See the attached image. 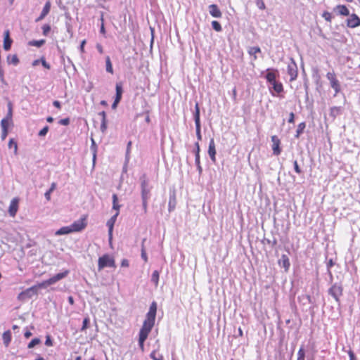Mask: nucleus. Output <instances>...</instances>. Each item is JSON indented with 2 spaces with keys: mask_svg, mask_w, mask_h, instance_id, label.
Segmentation results:
<instances>
[{
  "mask_svg": "<svg viewBox=\"0 0 360 360\" xmlns=\"http://www.w3.org/2000/svg\"><path fill=\"white\" fill-rule=\"evenodd\" d=\"M157 302L155 301H153L150 305L149 310L146 314V319L143 323V326L141 328L139 334L147 337L148 336L155 324L157 314Z\"/></svg>",
  "mask_w": 360,
  "mask_h": 360,
  "instance_id": "nucleus-1",
  "label": "nucleus"
},
{
  "mask_svg": "<svg viewBox=\"0 0 360 360\" xmlns=\"http://www.w3.org/2000/svg\"><path fill=\"white\" fill-rule=\"evenodd\" d=\"M69 270H65L63 272H60L53 276L50 278L44 281L41 283H38L37 284L33 285L35 287L36 291L38 292L39 289L46 288L48 286L57 283L58 281L65 278L69 274Z\"/></svg>",
  "mask_w": 360,
  "mask_h": 360,
  "instance_id": "nucleus-2",
  "label": "nucleus"
},
{
  "mask_svg": "<svg viewBox=\"0 0 360 360\" xmlns=\"http://www.w3.org/2000/svg\"><path fill=\"white\" fill-rule=\"evenodd\" d=\"M328 294L332 296L336 302H340V298L343 295V286L341 283H335L328 289Z\"/></svg>",
  "mask_w": 360,
  "mask_h": 360,
  "instance_id": "nucleus-3",
  "label": "nucleus"
},
{
  "mask_svg": "<svg viewBox=\"0 0 360 360\" xmlns=\"http://www.w3.org/2000/svg\"><path fill=\"white\" fill-rule=\"evenodd\" d=\"M326 78L330 82V87L335 91V96L340 93L341 91V84L335 72L334 71L328 72L326 74Z\"/></svg>",
  "mask_w": 360,
  "mask_h": 360,
  "instance_id": "nucleus-4",
  "label": "nucleus"
},
{
  "mask_svg": "<svg viewBox=\"0 0 360 360\" xmlns=\"http://www.w3.org/2000/svg\"><path fill=\"white\" fill-rule=\"evenodd\" d=\"M105 267H115V259L107 254L100 257L98 261V268L99 271Z\"/></svg>",
  "mask_w": 360,
  "mask_h": 360,
  "instance_id": "nucleus-5",
  "label": "nucleus"
},
{
  "mask_svg": "<svg viewBox=\"0 0 360 360\" xmlns=\"http://www.w3.org/2000/svg\"><path fill=\"white\" fill-rule=\"evenodd\" d=\"M141 189V200H148L150 198V188L149 187L148 181L145 175L140 178Z\"/></svg>",
  "mask_w": 360,
  "mask_h": 360,
  "instance_id": "nucleus-6",
  "label": "nucleus"
},
{
  "mask_svg": "<svg viewBox=\"0 0 360 360\" xmlns=\"http://www.w3.org/2000/svg\"><path fill=\"white\" fill-rule=\"evenodd\" d=\"M34 295H37V292L36 291L35 287L32 286L20 292L17 298L19 301L23 302L27 299L32 298Z\"/></svg>",
  "mask_w": 360,
  "mask_h": 360,
  "instance_id": "nucleus-7",
  "label": "nucleus"
},
{
  "mask_svg": "<svg viewBox=\"0 0 360 360\" xmlns=\"http://www.w3.org/2000/svg\"><path fill=\"white\" fill-rule=\"evenodd\" d=\"M287 72L290 75V81L292 82L295 80L298 75V69L297 64L295 62L292 60L288 64L287 67Z\"/></svg>",
  "mask_w": 360,
  "mask_h": 360,
  "instance_id": "nucleus-8",
  "label": "nucleus"
},
{
  "mask_svg": "<svg viewBox=\"0 0 360 360\" xmlns=\"http://www.w3.org/2000/svg\"><path fill=\"white\" fill-rule=\"evenodd\" d=\"M346 20V25L349 28H356L360 26V18L356 13L349 14Z\"/></svg>",
  "mask_w": 360,
  "mask_h": 360,
  "instance_id": "nucleus-9",
  "label": "nucleus"
},
{
  "mask_svg": "<svg viewBox=\"0 0 360 360\" xmlns=\"http://www.w3.org/2000/svg\"><path fill=\"white\" fill-rule=\"evenodd\" d=\"M200 144L198 141L195 143V148L193 150V153L195 155V163L197 167V170L200 175L202 172V168L200 165Z\"/></svg>",
  "mask_w": 360,
  "mask_h": 360,
  "instance_id": "nucleus-10",
  "label": "nucleus"
},
{
  "mask_svg": "<svg viewBox=\"0 0 360 360\" xmlns=\"http://www.w3.org/2000/svg\"><path fill=\"white\" fill-rule=\"evenodd\" d=\"M119 212H116V213L111 217V218L107 221L106 225L108 227V240L110 243L112 239V231L115 223L116 221L117 217L119 215Z\"/></svg>",
  "mask_w": 360,
  "mask_h": 360,
  "instance_id": "nucleus-11",
  "label": "nucleus"
},
{
  "mask_svg": "<svg viewBox=\"0 0 360 360\" xmlns=\"http://www.w3.org/2000/svg\"><path fill=\"white\" fill-rule=\"evenodd\" d=\"M85 221V218H82L77 221H74L70 225L72 232H79L82 231L86 226V223Z\"/></svg>",
  "mask_w": 360,
  "mask_h": 360,
  "instance_id": "nucleus-12",
  "label": "nucleus"
},
{
  "mask_svg": "<svg viewBox=\"0 0 360 360\" xmlns=\"http://www.w3.org/2000/svg\"><path fill=\"white\" fill-rule=\"evenodd\" d=\"M13 39L10 37V31L6 30L4 33V49L6 51H9L11 49Z\"/></svg>",
  "mask_w": 360,
  "mask_h": 360,
  "instance_id": "nucleus-13",
  "label": "nucleus"
},
{
  "mask_svg": "<svg viewBox=\"0 0 360 360\" xmlns=\"http://www.w3.org/2000/svg\"><path fill=\"white\" fill-rule=\"evenodd\" d=\"M272 141V150L273 153L276 155H278L281 153V149L280 148L281 141L278 137L276 135L271 136Z\"/></svg>",
  "mask_w": 360,
  "mask_h": 360,
  "instance_id": "nucleus-14",
  "label": "nucleus"
},
{
  "mask_svg": "<svg viewBox=\"0 0 360 360\" xmlns=\"http://www.w3.org/2000/svg\"><path fill=\"white\" fill-rule=\"evenodd\" d=\"M278 265L284 269L285 272H288L290 269V262L288 257L286 255H282L278 261Z\"/></svg>",
  "mask_w": 360,
  "mask_h": 360,
  "instance_id": "nucleus-15",
  "label": "nucleus"
},
{
  "mask_svg": "<svg viewBox=\"0 0 360 360\" xmlns=\"http://www.w3.org/2000/svg\"><path fill=\"white\" fill-rule=\"evenodd\" d=\"M176 205V198L175 191L169 192V202H168V211L169 212H173Z\"/></svg>",
  "mask_w": 360,
  "mask_h": 360,
  "instance_id": "nucleus-16",
  "label": "nucleus"
},
{
  "mask_svg": "<svg viewBox=\"0 0 360 360\" xmlns=\"http://www.w3.org/2000/svg\"><path fill=\"white\" fill-rule=\"evenodd\" d=\"M208 155L211 160L214 163L216 162V148L214 139H211L209 143Z\"/></svg>",
  "mask_w": 360,
  "mask_h": 360,
  "instance_id": "nucleus-17",
  "label": "nucleus"
},
{
  "mask_svg": "<svg viewBox=\"0 0 360 360\" xmlns=\"http://www.w3.org/2000/svg\"><path fill=\"white\" fill-rule=\"evenodd\" d=\"M208 11L210 14L216 18H219L222 15V13L221 12L219 6L217 4H211L208 6Z\"/></svg>",
  "mask_w": 360,
  "mask_h": 360,
  "instance_id": "nucleus-18",
  "label": "nucleus"
},
{
  "mask_svg": "<svg viewBox=\"0 0 360 360\" xmlns=\"http://www.w3.org/2000/svg\"><path fill=\"white\" fill-rule=\"evenodd\" d=\"M193 119L195 121V127L201 126L200 122V110L198 102L195 103V110L193 112Z\"/></svg>",
  "mask_w": 360,
  "mask_h": 360,
  "instance_id": "nucleus-19",
  "label": "nucleus"
},
{
  "mask_svg": "<svg viewBox=\"0 0 360 360\" xmlns=\"http://www.w3.org/2000/svg\"><path fill=\"white\" fill-rule=\"evenodd\" d=\"M18 209V200L17 198H14L11 200L9 207H8V213L11 217H14Z\"/></svg>",
  "mask_w": 360,
  "mask_h": 360,
  "instance_id": "nucleus-20",
  "label": "nucleus"
},
{
  "mask_svg": "<svg viewBox=\"0 0 360 360\" xmlns=\"http://www.w3.org/2000/svg\"><path fill=\"white\" fill-rule=\"evenodd\" d=\"M10 123L6 122L5 120H1V127L2 129L1 139L2 141H4L8 134V127Z\"/></svg>",
  "mask_w": 360,
  "mask_h": 360,
  "instance_id": "nucleus-21",
  "label": "nucleus"
},
{
  "mask_svg": "<svg viewBox=\"0 0 360 360\" xmlns=\"http://www.w3.org/2000/svg\"><path fill=\"white\" fill-rule=\"evenodd\" d=\"M98 115L101 117V131L103 134H105L108 128V121L106 119V113L105 111H101L98 113Z\"/></svg>",
  "mask_w": 360,
  "mask_h": 360,
  "instance_id": "nucleus-22",
  "label": "nucleus"
},
{
  "mask_svg": "<svg viewBox=\"0 0 360 360\" xmlns=\"http://www.w3.org/2000/svg\"><path fill=\"white\" fill-rule=\"evenodd\" d=\"M334 10L336 11L340 15L348 16L349 15V11L345 5H337Z\"/></svg>",
  "mask_w": 360,
  "mask_h": 360,
  "instance_id": "nucleus-23",
  "label": "nucleus"
},
{
  "mask_svg": "<svg viewBox=\"0 0 360 360\" xmlns=\"http://www.w3.org/2000/svg\"><path fill=\"white\" fill-rule=\"evenodd\" d=\"M123 86L122 82H117L115 85V99L119 100L121 101L123 94Z\"/></svg>",
  "mask_w": 360,
  "mask_h": 360,
  "instance_id": "nucleus-24",
  "label": "nucleus"
},
{
  "mask_svg": "<svg viewBox=\"0 0 360 360\" xmlns=\"http://www.w3.org/2000/svg\"><path fill=\"white\" fill-rule=\"evenodd\" d=\"M7 113L4 118L2 120H5L6 122L10 123L12 122V117H13V103L11 101H8L7 104Z\"/></svg>",
  "mask_w": 360,
  "mask_h": 360,
  "instance_id": "nucleus-25",
  "label": "nucleus"
},
{
  "mask_svg": "<svg viewBox=\"0 0 360 360\" xmlns=\"http://www.w3.org/2000/svg\"><path fill=\"white\" fill-rule=\"evenodd\" d=\"M276 72H277V70H267V73L265 77L268 83L270 84L272 82H275V81H276Z\"/></svg>",
  "mask_w": 360,
  "mask_h": 360,
  "instance_id": "nucleus-26",
  "label": "nucleus"
},
{
  "mask_svg": "<svg viewBox=\"0 0 360 360\" xmlns=\"http://www.w3.org/2000/svg\"><path fill=\"white\" fill-rule=\"evenodd\" d=\"M269 84L276 94H280L283 91V86L281 82L275 81V82L270 83Z\"/></svg>",
  "mask_w": 360,
  "mask_h": 360,
  "instance_id": "nucleus-27",
  "label": "nucleus"
},
{
  "mask_svg": "<svg viewBox=\"0 0 360 360\" xmlns=\"http://www.w3.org/2000/svg\"><path fill=\"white\" fill-rule=\"evenodd\" d=\"M11 338H12L11 332L9 330L5 331L3 333L2 339L4 341V344L6 347H8L9 345V344L11 342Z\"/></svg>",
  "mask_w": 360,
  "mask_h": 360,
  "instance_id": "nucleus-28",
  "label": "nucleus"
},
{
  "mask_svg": "<svg viewBox=\"0 0 360 360\" xmlns=\"http://www.w3.org/2000/svg\"><path fill=\"white\" fill-rule=\"evenodd\" d=\"M73 233L72 229H71V227L70 226H63L61 228H60L56 232V236H61V235H66V234H69V233Z\"/></svg>",
  "mask_w": 360,
  "mask_h": 360,
  "instance_id": "nucleus-29",
  "label": "nucleus"
},
{
  "mask_svg": "<svg viewBox=\"0 0 360 360\" xmlns=\"http://www.w3.org/2000/svg\"><path fill=\"white\" fill-rule=\"evenodd\" d=\"M305 127H306V123L304 122H302L298 124L297 129L296 130V134H295L296 138L300 137V134H302L304 132Z\"/></svg>",
  "mask_w": 360,
  "mask_h": 360,
  "instance_id": "nucleus-30",
  "label": "nucleus"
},
{
  "mask_svg": "<svg viewBox=\"0 0 360 360\" xmlns=\"http://www.w3.org/2000/svg\"><path fill=\"white\" fill-rule=\"evenodd\" d=\"M112 209L116 210L117 212H119L120 205L118 204V197L117 195L114 193L112 195Z\"/></svg>",
  "mask_w": 360,
  "mask_h": 360,
  "instance_id": "nucleus-31",
  "label": "nucleus"
},
{
  "mask_svg": "<svg viewBox=\"0 0 360 360\" xmlns=\"http://www.w3.org/2000/svg\"><path fill=\"white\" fill-rule=\"evenodd\" d=\"M105 68L106 71L109 73H113L112 65L110 60V58L109 56H106L105 58Z\"/></svg>",
  "mask_w": 360,
  "mask_h": 360,
  "instance_id": "nucleus-32",
  "label": "nucleus"
},
{
  "mask_svg": "<svg viewBox=\"0 0 360 360\" xmlns=\"http://www.w3.org/2000/svg\"><path fill=\"white\" fill-rule=\"evenodd\" d=\"M56 183L53 182L51 185L49 189L44 193V196L47 200H50L51 199V193L56 189Z\"/></svg>",
  "mask_w": 360,
  "mask_h": 360,
  "instance_id": "nucleus-33",
  "label": "nucleus"
},
{
  "mask_svg": "<svg viewBox=\"0 0 360 360\" xmlns=\"http://www.w3.org/2000/svg\"><path fill=\"white\" fill-rule=\"evenodd\" d=\"M46 41L45 39H40V40H32L29 41L28 44L30 46H37L38 48L42 46L45 44Z\"/></svg>",
  "mask_w": 360,
  "mask_h": 360,
  "instance_id": "nucleus-34",
  "label": "nucleus"
},
{
  "mask_svg": "<svg viewBox=\"0 0 360 360\" xmlns=\"http://www.w3.org/2000/svg\"><path fill=\"white\" fill-rule=\"evenodd\" d=\"M91 150L93 152V162L94 164L96 159L97 146L94 139H91Z\"/></svg>",
  "mask_w": 360,
  "mask_h": 360,
  "instance_id": "nucleus-35",
  "label": "nucleus"
},
{
  "mask_svg": "<svg viewBox=\"0 0 360 360\" xmlns=\"http://www.w3.org/2000/svg\"><path fill=\"white\" fill-rule=\"evenodd\" d=\"M160 273L158 270H155L151 275V281L157 286L159 282Z\"/></svg>",
  "mask_w": 360,
  "mask_h": 360,
  "instance_id": "nucleus-36",
  "label": "nucleus"
},
{
  "mask_svg": "<svg viewBox=\"0 0 360 360\" xmlns=\"http://www.w3.org/2000/svg\"><path fill=\"white\" fill-rule=\"evenodd\" d=\"M145 241H146V238L143 239L142 243H141V257L144 260L145 262H148V257H147V254L146 252L145 247H144Z\"/></svg>",
  "mask_w": 360,
  "mask_h": 360,
  "instance_id": "nucleus-37",
  "label": "nucleus"
},
{
  "mask_svg": "<svg viewBox=\"0 0 360 360\" xmlns=\"http://www.w3.org/2000/svg\"><path fill=\"white\" fill-rule=\"evenodd\" d=\"M41 343V340L39 338H34L32 339L27 345V347L29 349H32L36 345H39Z\"/></svg>",
  "mask_w": 360,
  "mask_h": 360,
  "instance_id": "nucleus-38",
  "label": "nucleus"
},
{
  "mask_svg": "<svg viewBox=\"0 0 360 360\" xmlns=\"http://www.w3.org/2000/svg\"><path fill=\"white\" fill-rule=\"evenodd\" d=\"M90 326V319L89 316H86L82 322V326L81 328V331L86 330Z\"/></svg>",
  "mask_w": 360,
  "mask_h": 360,
  "instance_id": "nucleus-39",
  "label": "nucleus"
},
{
  "mask_svg": "<svg viewBox=\"0 0 360 360\" xmlns=\"http://www.w3.org/2000/svg\"><path fill=\"white\" fill-rule=\"evenodd\" d=\"M297 360H305V351L303 347H301L297 352Z\"/></svg>",
  "mask_w": 360,
  "mask_h": 360,
  "instance_id": "nucleus-40",
  "label": "nucleus"
},
{
  "mask_svg": "<svg viewBox=\"0 0 360 360\" xmlns=\"http://www.w3.org/2000/svg\"><path fill=\"white\" fill-rule=\"evenodd\" d=\"M51 6V2L49 1H46L42 9L41 13L44 14L46 16L50 12Z\"/></svg>",
  "mask_w": 360,
  "mask_h": 360,
  "instance_id": "nucleus-41",
  "label": "nucleus"
},
{
  "mask_svg": "<svg viewBox=\"0 0 360 360\" xmlns=\"http://www.w3.org/2000/svg\"><path fill=\"white\" fill-rule=\"evenodd\" d=\"M148 338L147 336L139 334V345L141 349L144 348V342Z\"/></svg>",
  "mask_w": 360,
  "mask_h": 360,
  "instance_id": "nucleus-42",
  "label": "nucleus"
},
{
  "mask_svg": "<svg viewBox=\"0 0 360 360\" xmlns=\"http://www.w3.org/2000/svg\"><path fill=\"white\" fill-rule=\"evenodd\" d=\"M212 27L213 30H214L217 32H221L222 30L221 24L217 20H213L212 22Z\"/></svg>",
  "mask_w": 360,
  "mask_h": 360,
  "instance_id": "nucleus-43",
  "label": "nucleus"
},
{
  "mask_svg": "<svg viewBox=\"0 0 360 360\" xmlns=\"http://www.w3.org/2000/svg\"><path fill=\"white\" fill-rule=\"evenodd\" d=\"M150 357L153 360H163L162 355L157 354L156 351H153L150 354Z\"/></svg>",
  "mask_w": 360,
  "mask_h": 360,
  "instance_id": "nucleus-44",
  "label": "nucleus"
},
{
  "mask_svg": "<svg viewBox=\"0 0 360 360\" xmlns=\"http://www.w3.org/2000/svg\"><path fill=\"white\" fill-rule=\"evenodd\" d=\"M8 61L14 65H17L19 63V59L17 55H13L10 59V56L8 57Z\"/></svg>",
  "mask_w": 360,
  "mask_h": 360,
  "instance_id": "nucleus-45",
  "label": "nucleus"
},
{
  "mask_svg": "<svg viewBox=\"0 0 360 360\" xmlns=\"http://www.w3.org/2000/svg\"><path fill=\"white\" fill-rule=\"evenodd\" d=\"M322 17L325 19L326 21L328 22L332 21V14L328 11H323L322 13Z\"/></svg>",
  "mask_w": 360,
  "mask_h": 360,
  "instance_id": "nucleus-46",
  "label": "nucleus"
},
{
  "mask_svg": "<svg viewBox=\"0 0 360 360\" xmlns=\"http://www.w3.org/2000/svg\"><path fill=\"white\" fill-rule=\"evenodd\" d=\"M8 148H14V150H15V153L17 152V150H18V144H17V142L15 141V140L13 139H11L9 140V142H8Z\"/></svg>",
  "mask_w": 360,
  "mask_h": 360,
  "instance_id": "nucleus-47",
  "label": "nucleus"
},
{
  "mask_svg": "<svg viewBox=\"0 0 360 360\" xmlns=\"http://www.w3.org/2000/svg\"><path fill=\"white\" fill-rule=\"evenodd\" d=\"M49 130V126L46 125L45 127H44L39 131V134H38V136H45L48 131Z\"/></svg>",
  "mask_w": 360,
  "mask_h": 360,
  "instance_id": "nucleus-48",
  "label": "nucleus"
},
{
  "mask_svg": "<svg viewBox=\"0 0 360 360\" xmlns=\"http://www.w3.org/2000/svg\"><path fill=\"white\" fill-rule=\"evenodd\" d=\"M43 34L47 36L51 31V26L48 24H45L42 26Z\"/></svg>",
  "mask_w": 360,
  "mask_h": 360,
  "instance_id": "nucleus-49",
  "label": "nucleus"
},
{
  "mask_svg": "<svg viewBox=\"0 0 360 360\" xmlns=\"http://www.w3.org/2000/svg\"><path fill=\"white\" fill-rule=\"evenodd\" d=\"M45 345L48 347H51L53 345V341L50 335L46 336Z\"/></svg>",
  "mask_w": 360,
  "mask_h": 360,
  "instance_id": "nucleus-50",
  "label": "nucleus"
},
{
  "mask_svg": "<svg viewBox=\"0 0 360 360\" xmlns=\"http://www.w3.org/2000/svg\"><path fill=\"white\" fill-rule=\"evenodd\" d=\"M195 131H196V137L198 139V141L202 140V134H201V126L195 127Z\"/></svg>",
  "mask_w": 360,
  "mask_h": 360,
  "instance_id": "nucleus-51",
  "label": "nucleus"
},
{
  "mask_svg": "<svg viewBox=\"0 0 360 360\" xmlns=\"http://www.w3.org/2000/svg\"><path fill=\"white\" fill-rule=\"evenodd\" d=\"M131 146V141H129L127 143V146L126 156H125L127 161H129V153H130Z\"/></svg>",
  "mask_w": 360,
  "mask_h": 360,
  "instance_id": "nucleus-52",
  "label": "nucleus"
},
{
  "mask_svg": "<svg viewBox=\"0 0 360 360\" xmlns=\"http://www.w3.org/2000/svg\"><path fill=\"white\" fill-rule=\"evenodd\" d=\"M293 165H294V169H295V172L297 174H301V173H302V170H301V169H300V166H299L298 162H297V160H295V161L293 162Z\"/></svg>",
  "mask_w": 360,
  "mask_h": 360,
  "instance_id": "nucleus-53",
  "label": "nucleus"
},
{
  "mask_svg": "<svg viewBox=\"0 0 360 360\" xmlns=\"http://www.w3.org/2000/svg\"><path fill=\"white\" fill-rule=\"evenodd\" d=\"M261 53V50L259 47H252L249 51V54L255 55L256 53Z\"/></svg>",
  "mask_w": 360,
  "mask_h": 360,
  "instance_id": "nucleus-54",
  "label": "nucleus"
},
{
  "mask_svg": "<svg viewBox=\"0 0 360 360\" xmlns=\"http://www.w3.org/2000/svg\"><path fill=\"white\" fill-rule=\"evenodd\" d=\"M70 118L69 117H66V118H64V119H61L59 120L58 123L61 125H63V126H67L70 124Z\"/></svg>",
  "mask_w": 360,
  "mask_h": 360,
  "instance_id": "nucleus-55",
  "label": "nucleus"
},
{
  "mask_svg": "<svg viewBox=\"0 0 360 360\" xmlns=\"http://www.w3.org/2000/svg\"><path fill=\"white\" fill-rule=\"evenodd\" d=\"M256 4L259 9L264 10L265 8V4L263 0H257Z\"/></svg>",
  "mask_w": 360,
  "mask_h": 360,
  "instance_id": "nucleus-56",
  "label": "nucleus"
},
{
  "mask_svg": "<svg viewBox=\"0 0 360 360\" xmlns=\"http://www.w3.org/2000/svg\"><path fill=\"white\" fill-rule=\"evenodd\" d=\"M41 63L44 68L48 70L51 68L49 63H48L44 58H41Z\"/></svg>",
  "mask_w": 360,
  "mask_h": 360,
  "instance_id": "nucleus-57",
  "label": "nucleus"
},
{
  "mask_svg": "<svg viewBox=\"0 0 360 360\" xmlns=\"http://www.w3.org/2000/svg\"><path fill=\"white\" fill-rule=\"evenodd\" d=\"M142 206L144 213H146L148 210V200H142Z\"/></svg>",
  "mask_w": 360,
  "mask_h": 360,
  "instance_id": "nucleus-58",
  "label": "nucleus"
},
{
  "mask_svg": "<svg viewBox=\"0 0 360 360\" xmlns=\"http://www.w3.org/2000/svg\"><path fill=\"white\" fill-rule=\"evenodd\" d=\"M288 122L289 123H292V124H293L295 122V114H294V112H290L289 114V118H288Z\"/></svg>",
  "mask_w": 360,
  "mask_h": 360,
  "instance_id": "nucleus-59",
  "label": "nucleus"
},
{
  "mask_svg": "<svg viewBox=\"0 0 360 360\" xmlns=\"http://www.w3.org/2000/svg\"><path fill=\"white\" fill-rule=\"evenodd\" d=\"M86 43V39H84L81 41L80 43V45H79V50L82 53H84V46Z\"/></svg>",
  "mask_w": 360,
  "mask_h": 360,
  "instance_id": "nucleus-60",
  "label": "nucleus"
},
{
  "mask_svg": "<svg viewBox=\"0 0 360 360\" xmlns=\"http://www.w3.org/2000/svg\"><path fill=\"white\" fill-rule=\"evenodd\" d=\"M129 265V260L127 259H123L121 262V266L122 267H128Z\"/></svg>",
  "mask_w": 360,
  "mask_h": 360,
  "instance_id": "nucleus-61",
  "label": "nucleus"
},
{
  "mask_svg": "<svg viewBox=\"0 0 360 360\" xmlns=\"http://www.w3.org/2000/svg\"><path fill=\"white\" fill-rule=\"evenodd\" d=\"M120 101L114 99V101L111 105L112 109L115 110L117 108L118 104L120 103Z\"/></svg>",
  "mask_w": 360,
  "mask_h": 360,
  "instance_id": "nucleus-62",
  "label": "nucleus"
},
{
  "mask_svg": "<svg viewBox=\"0 0 360 360\" xmlns=\"http://www.w3.org/2000/svg\"><path fill=\"white\" fill-rule=\"evenodd\" d=\"M96 49L97 51L101 53V54H103V48L102 46V45L101 44H97L96 46Z\"/></svg>",
  "mask_w": 360,
  "mask_h": 360,
  "instance_id": "nucleus-63",
  "label": "nucleus"
},
{
  "mask_svg": "<svg viewBox=\"0 0 360 360\" xmlns=\"http://www.w3.org/2000/svg\"><path fill=\"white\" fill-rule=\"evenodd\" d=\"M348 354L349 356V360H356V358L352 351H349Z\"/></svg>",
  "mask_w": 360,
  "mask_h": 360,
  "instance_id": "nucleus-64",
  "label": "nucleus"
}]
</instances>
